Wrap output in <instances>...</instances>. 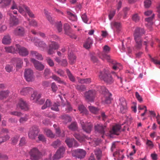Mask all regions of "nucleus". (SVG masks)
Listing matches in <instances>:
<instances>
[{"instance_id": "27", "label": "nucleus", "mask_w": 160, "mask_h": 160, "mask_svg": "<svg viewBox=\"0 0 160 160\" xmlns=\"http://www.w3.org/2000/svg\"><path fill=\"white\" fill-rule=\"evenodd\" d=\"M111 27L112 29L115 28L117 31L119 30L122 27V25L120 22L115 21L111 23Z\"/></svg>"}, {"instance_id": "8", "label": "nucleus", "mask_w": 160, "mask_h": 160, "mask_svg": "<svg viewBox=\"0 0 160 160\" xmlns=\"http://www.w3.org/2000/svg\"><path fill=\"white\" fill-rule=\"evenodd\" d=\"M15 48H16V52H18L20 55L26 56L28 54V51L27 49L24 47L21 46L20 45L16 44Z\"/></svg>"}, {"instance_id": "10", "label": "nucleus", "mask_w": 160, "mask_h": 160, "mask_svg": "<svg viewBox=\"0 0 160 160\" xmlns=\"http://www.w3.org/2000/svg\"><path fill=\"white\" fill-rule=\"evenodd\" d=\"M24 76L28 82L32 81L33 79V73L32 70L30 69H26L24 72Z\"/></svg>"}, {"instance_id": "18", "label": "nucleus", "mask_w": 160, "mask_h": 160, "mask_svg": "<svg viewBox=\"0 0 160 160\" xmlns=\"http://www.w3.org/2000/svg\"><path fill=\"white\" fill-rule=\"evenodd\" d=\"M74 137L78 140L80 142H84L85 139L89 140L90 138L84 135H80L79 134L75 133L73 134Z\"/></svg>"}, {"instance_id": "11", "label": "nucleus", "mask_w": 160, "mask_h": 160, "mask_svg": "<svg viewBox=\"0 0 160 160\" xmlns=\"http://www.w3.org/2000/svg\"><path fill=\"white\" fill-rule=\"evenodd\" d=\"M119 101L120 111L122 113H125L128 109L126 100L124 98H121L119 99Z\"/></svg>"}, {"instance_id": "38", "label": "nucleus", "mask_w": 160, "mask_h": 160, "mask_svg": "<svg viewBox=\"0 0 160 160\" xmlns=\"http://www.w3.org/2000/svg\"><path fill=\"white\" fill-rule=\"evenodd\" d=\"M5 49L6 52L9 53H15L16 52V48L13 46L6 47Z\"/></svg>"}, {"instance_id": "49", "label": "nucleus", "mask_w": 160, "mask_h": 160, "mask_svg": "<svg viewBox=\"0 0 160 160\" xmlns=\"http://www.w3.org/2000/svg\"><path fill=\"white\" fill-rule=\"evenodd\" d=\"M94 152L97 159L100 160V149L99 148H96L94 150Z\"/></svg>"}, {"instance_id": "16", "label": "nucleus", "mask_w": 160, "mask_h": 160, "mask_svg": "<svg viewBox=\"0 0 160 160\" xmlns=\"http://www.w3.org/2000/svg\"><path fill=\"white\" fill-rule=\"evenodd\" d=\"M82 127V129L84 131L88 133H90L92 127V124L90 123H87L81 124Z\"/></svg>"}, {"instance_id": "60", "label": "nucleus", "mask_w": 160, "mask_h": 160, "mask_svg": "<svg viewBox=\"0 0 160 160\" xmlns=\"http://www.w3.org/2000/svg\"><path fill=\"white\" fill-rule=\"evenodd\" d=\"M82 18L83 21L86 23H88V19L87 17V15L86 13H83L81 16Z\"/></svg>"}, {"instance_id": "29", "label": "nucleus", "mask_w": 160, "mask_h": 160, "mask_svg": "<svg viewBox=\"0 0 160 160\" xmlns=\"http://www.w3.org/2000/svg\"><path fill=\"white\" fill-rule=\"evenodd\" d=\"M11 40L9 35H6L3 37L2 39V43L4 44H9L11 42Z\"/></svg>"}, {"instance_id": "1", "label": "nucleus", "mask_w": 160, "mask_h": 160, "mask_svg": "<svg viewBox=\"0 0 160 160\" xmlns=\"http://www.w3.org/2000/svg\"><path fill=\"white\" fill-rule=\"evenodd\" d=\"M145 32L144 30L142 28L138 27L136 28L133 34L135 44L133 49L135 50H139L142 48V43L141 37Z\"/></svg>"}, {"instance_id": "50", "label": "nucleus", "mask_w": 160, "mask_h": 160, "mask_svg": "<svg viewBox=\"0 0 160 160\" xmlns=\"http://www.w3.org/2000/svg\"><path fill=\"white\" fill-rule=\"evenodd\" d=\"M61 144V142L60 140L57 139L52 143V146L54 148H57L59 147Z\"/></svg>"}, {"instance_id": "32", "label": "nucleus", "mask_w": 160, "mask_h": 160, "mask_svg": "<svg viewBox=\"0 0 160 160\" xmlns=\"http://www.w3.org/2000/svg\"><path fill=\"white\" fill-rule=\"evenodd\" d=\"M69 63L71 64H73L76 61V57L72 53H70L68 55Z\"/></svg>"}, {"instance_id": "57", "label": "nucleus", "mask_w": 160, "mask_h": 160, "mask_svg": "<svg viewBox=\"0 0 160 160\" xmlns=\"http://www.w3.org/2000/svg\"><path fill=\"white\" fill-rule=\"evenodd\" d=\"M46 60L47 63L50 66L52 67L54 66V64L52 60L49 58H48Z\"/></svg>"}, {"instance_id": "56", "label": "nucleus", "mask_w": 160, "mask_h": 160, "mask_svg": "<svg viewBox=\"0 0 160 160\" xmlns=\"http://www.w3.org/2000/svg\"><path fill=\"white\" fill-rule=\"evenodd\" d=\"M19 137L17 135L14 136L11 138L12 143L15 145L16 144L18 140Z\"/></svg>"}, {"instance_id": "64", "label": "nucleus", "mask_w": 160, "mask_h": 160, "mask_svg": "<svg viewBox=\"0 0 160 160\" xmlns=\"http://www.w3.org/2000/svg\"><path fill=\"white\" fill-rule=\"evenodd\" d=\"M50 73V69L48 68H46L44 72V76L46 78H48L49 75Z\"/></svg>"}, {"instance_id": "13", "label": "nucleus", "mask_w": 160, "mask_h": 160, "mask_svg": "<svg viewBox=\"0 0 160 160\" xmlns=\"http://www.w3.org/2000/svg\"><path fill=\"white\" fill-rule=\"evenodd\" d=\"M31 61L33 64L35 68L37 70L42 71L44 68V66L42 63L34 58H31Z\"/></svg>"}, {"instance_id": "15", "label": "nucleus", "mask_w": 160, "mask_h": 160, "mask_svg": "<svg viewBox=\"0 0 160 160\" xmlns=\"http://www.w3.org/2000/svg\"><path fill=\"white\" fill-rule=\"evenodd\" d=\"M64 30L65 32V33L73 38L76 39L77 37L74 35H71L70 34L73 33V31L71 28L70 25L68 23H65L64 25Z\"/></svg>"}, {"instance_id": "39", "label": "nucleus", "mask_w": 160, "mask_h": 160, "mask_svg": "<svg viewBox=\"0 0 160 160\" xmlns=\"http://www.w3.org/2000/svg\"><path fill=\"white\" fill-rule=\"evenodd\" d=\"M45 132L48 137L51 138H54L55 136V134H54L50 130L48 129V128H46L45 129Z\"/></svg>"}, {"instance_id": "59", "label": "nucleus", "mask_w": 160, "mask_h": 160, "mask_svg": "<svg viewBox=\"0 0 160 160\" xmlns=\"http://www.w3.org/2000/svg\"><path fill=\"white\" fill-rule=\"evenodd\" d=\"M11 2V0H2L0 2V4L3 3L5 6H7L10 4Z\"/></svg>"}, {"instance_id": "62", "label": "nucleus", "mask_w": 160, "mask_h": 160, "mask_svg": "<svg viewBox=\"0 0 160 160\" xmlns=\"http://www.w3.org/2000/svg\"><path fill=\"white\" fill-rule=\"evenodd\" d=\"M152 61L154 62L156 65H159L160 66L159 68H160V60H158L157 58H152L151 59Z\"/></svg>"}, {"instance_id": "5", "label": "nucleus", "mask_w": 160, "mask_h": 160, "mask_svg": "<svg viewBox=\"0 0 160 160\" xmlns=\"http://www.w3.org/2000/svg\"><path fill=\"white\" fill-rule=\"evenodd\" d=\"M101 79L108 84H111L114 82V79L111 74L108 73L107 72L103 73L101 72Z\"/></svg>"}, {"instance_id": "58", "label": "nucleus", "mask_w": 160, "mask_h": 160, "mask_svg": "<svg viewBox=\"0 0 160 160\" xmlns=\"http://www.w3.org/2000/svg\"><path fill=\"white\" fill-rule=\"evenodd\" d=\"M140 19V17L137 13L134 14L132 16V20L135 22H138L139 21Z\"/></svg>"}, {"instance_id": "17", "label": "nucleus", "mask_w": 160, "mask_h": 160, "mask_svg": "<svg viewBox=\"0 0 160 160\" xmlns=\"http://www.w3.org/2000/svg\"><path fill=\"white\" fill-rule=\"evenodd\" d=\"M124 151V149L117 150L113 154V156L117 158L119 160H122L125 157L124 154L123 153Z\"/></svg>"}, {"instance_id": "36", "label": "nucleus", "mask_w": 160, "mask_h": 160, "mask_svg": "<svg viewBox=\"0 0 160 160\" xmlns=\"http://www.w3.org/2000/svg\"><path fill=\"white\" fill-rule=\"evenodd\" d=\"M92 44V40L89 38H88L85 43L83 44V47L85 48L88 49L90 48Z\"/></svg>"}, {"instance_id": "45", "label": "nucleus", "mask_w": 160, "mask_h": 160, "mask_svg": "<svg viewBox=\"0 0 160 160\" xmlns=\"http://www.w3.org/2000/svg\"><path fill=\"white\" fill-rule=\"evenodd\" d=\"M51 42V43L49 45L50 47L55 50L58 49L59 48V45L58 43L54 41H52Z\"/></svg>"}, {"instance_id": "25", "label": "nucleus", "mask_w": 160, "mask_h": 160, "mask_svg": "<svg viewBox=\"0 0 160 160\" xmlns=\"http://www.w3.org/2000/svg\"><path fill=\"white\" fill-rule=\"evenodd\" d=\"M30 54L32 57H35L36 58L39 60H42L43 59L42 55L37 51H30Z\"/></svg>"}, {"instance_id": "53", "label": "nucleus", "mask_w": 160, "mask_h": 160, "mask_svg": "<svg viewBox=\"0 0 160 160\" xmlns=\"http://www.w3.org/2000/svg\"><path fill=\"white\" fill-rule=\"evenodd\" d=\"M5 69L6 71L8 72H10L13 71V66L12 65L7 64L5 67Z\"/></svg>"}, {"instance_id": "19", "label": "nucleus", "mask_w": 160, "mask_h": 160, "mask_svg": "<svg viewBox=\"0 0 160 160\" xmlns=\"http://www.w3.org/2000/svg\"><path fill=\"white\" fill-rule=\"evenodd\" d=\"M65 152L64 148L63 147H60L57 151L56 153L54 156V159H59L63 157V155Z\"/></svg>"}, {"instance_id": "34", "label": "nucleus", "mask_w": 160, "mask_h": 160, "mask_svg": "<svg viewBox=\"0 0 160 160\" xmlns=\"http://www.w3.org/2000/svg\"><path fill=\"white\" fill-rule=\"evenodd\" d=\"M88 108L91 112L95 114L98 113L99 110V108L93 106H89Z\"/></svg>"}, {"instance_id": "44", "label": "nucleus", "mask_w": 160, "mask_h": 160, "mask_svg": "<svg viewBox=\"0 0 160 160\" xmlns=\"http://www.w3.org/2000/svg\"><path fill=\"white\" fill-rule=\"evenodd\" d=\"M45 13L48 20L51 24H53L54 23V21L51 17L50 13H48V11L45 12Z\"/></svg>"}, {"instance_id": "42", "label": "nucleus", "mask_w": 160, "mask_h": 160, "mask_svg": "<svg viewBox=\"0 0 160 160\" xmlns=\"http://www.w3.org/2000/svg\"><path fill=\"white\" fill-rule=\"evenodd\" d=\"M11 22L13 25H16L18 24V19L15 16L12 15V17L11 16Z\"/></svg>"}, {"instance_id": "48", "label": "nucleus", "mask_w": 160, "mask_h": 160, "mask_svg": "<svg viewBox=\"0 0 160 160\" xmlns=\"http://www.w3.org/2000/svg\"><path fill=\"white\" fill-rule=\"evenodd\" d=\"M79 82L81 83L89 84L91 82V79L90 78H87L85 79H80L79 80Z\"/></svg>"}, {"instance_id": "43", "label": "nucleus", "mask_w": 160, "mask_h": 160, "mask_svg": "<svg viewBox=\"0 0 160 160\" xmlns=\"http://www.w3.org/2000/svg\"><path fill=\"white\" fill-rule=\"evenodd\" d=\"M76 89L80 92H83L86 90V87L84 85H77L75 86Z\"/></svg>"}, {"instance_id": "41", "label": "nucleus", "mask_w": 160, "mask_h": 160, "mask_svg": "<svg viewBox=\"0 0 160 160\" xmlns=\"http://www.w3.org/2000/svg\"><path fill=\"white\" fill-rule=\"evenodd\" d=\"M68 128L72 131L76 130L78 128L77 123L76 122H72L71 124L68 126Z\"/></svg>"}, {"instance_id": "20", "label": "nucleus", "mask_w": 160, "mask_h": 160, "mask_svg": "<svg viewBox=\"0 0 160 160\" xmlns=\"http://www.w3.org/2000/svg\"><path fill=\"white\" fill-rule=\"evenodd\" d=\"M33 91V89L30 87H26L23 88L21 90L20 94L22 95L26 96L32 93Z\"/></svg>"}, {"instance_id": "54", "label": "nucleus", "mask_w": 160, "mask_h": 160, "mask_svg": "<svg viewBox=\"0 0 160 160\" xmlns=\"http://www.w3.org/2000/svg\"><path fill=\"white\" fill-rule=\"evenodd\" d=\"M147 146L150 148L152 149L154 147V144L152 142L149 140H147L146 142Z\"/></svg>"}, {"instance_id": "6", "label": "nucleus", "mask_w": 160, "mask_h": 160, "mask_svg": "<svg viewBox=\"0 0 160 160\" xmlns=\"http://www.w3.org/2000/svg\"><path fill=\"white\" fill-rule=\"evenodd\" d=\"M96 94V91L95 90H89L84 93L85 99L88 102H93Z\"/></svg>"}, {"instance_id": "63", "label": "nucleus", "mask_w": 160, "mask_h": 160, "mask_svg": "<svg viewBox=\"0 0 160 160\" xmlns=\"http://www.w3.org/2000/svg\"><path fill=\"white\" fill-rule=\"evenodd\" d=\"M95 132L96 133H100V125L99 124H97L94 126Z\"/></svg>"}, {"instance_id": "21", "label": "nucleus", "mask_w": 160, "mask_h": 160, "mask_svg": "<svg viewBox=\"0 0 160 160\" xmlns=\"http://www.w3.org/2000/svg\"><path fill=\"white\" fill-rule=\"evenodd\" d=\"M120 129L121 126L120 125L116 124L113 126L110 131V133L112 134L118 135L120 132Z\"/></svg>"}, {"instance_id": "23", "label": "nucleus", "mask_w": 160, "mask_h": 160, "mask_svg": "<svg viewBox=\"0 0 160 160\" xmlns=\"http://www.w3.org/2000/svg\"><path fill=\"white\" fill-rule=\"evenodd\" d=\"M33 93L32 94L30 99L31 100H34L36 102L39 100L41 97V94L38 93L36 91L33 90Z\"/></svg>"}, {"instance_id": "47", "label": "nucleus", "mask_w": 160, "mask_h": 160, "mask_svg": "<svg viewBox=\"0 0 160 160\" xmlns=\"http://www.w3.org/2000/svg\"><path fill=\"white\" fill-rule=\"evenodd\" d=\"M60 105V104L58 102L54 103L51 109L55 111L58 112L59 111V109L58 108V107Z\"/></svg>"}, {"instance_id": "55", "label": "nucleus", "mask_w": 160, "mask_h": 160, "mask_svg": "<svg viewBox=\"0 0 160 160\" xmlns=\"http://www.w3.org/2000/svg\"><path fill=\"white\" fill-rule=\"evenodd\" d=\"M55 72L61 77H64L65 76L64 72L61 69H58L57 71L55 70Z\"/></svg>"}, {"instance_id": "31", "label": "nucleus", "mask_w": 160, "mask_h": 160, "mask_svg": "<svg viewBox=\"0 0 160 160\" xmlns=\"http://www.w3.org/2000/svg\"><path fill=\"white\" fill-rule=\"evenodd\" d=\"M9 92L8 90L2 91L0 92V99L2 100L6 98L8 96Z\"/></svg>"}, {"instance_id": "26", "label": "nucleus", "mask_w": 160, "mask_h": 160, "mask_svg": "<svg viewBox=\"0 0 160 160\" xmlns=\"http://www.w3.org/2000/svg\"><path fill=\"white\" fill-rule=\"evenodd\" d=\"M155 16L154 14H153L151 17H148L145 19V25L146 26L150 28L151 26L153 24L152 20Z\"/></svg>"}, {"instance_id": "12", "label": "nucleus", "mask_w": 160, "mask_h": 160, "mask_svg": "<svg viewBox=\"0 0 160 160\" xmlns=\"http://www.w3.org/2000/svg\"><path fill=\"white\" fill-rule=\"evenodd\" d=\"M65 142L69 148H71L73 146L77 147L79 145L78 142L74 138H67Z\"/></svg>"}, {"instance_id": "33", "label": "nucleus", "mask_w": 160, "mask_h": 160, "mask_svg": "<svg viewBox=\"0 0 160 160\" xmlns=\"http://www.w3.org/2000/svg\"><path fill=\"white\" fill-rule=\"evenodd\" d=\"M78 108L81 113H83L85 114H88V110L83 105H79Z\"/></svg>"}, {"instance_id": "46", "label": "nucleus", "mask_w": 160, "mask_h": 160, "mask_svg": "<svg viewBox=\"0 0 160 160\" xmlns=\"http://www.w3.org/2000/svg\"><path fill=\"white\" fill-rule=\"evenodd\" d=\"M52 102L49 99H47L44 105L42 107V109H44L47 107H50L52 104Z\"/></svg>"}, {"instance_id": "22", "label": "nucleus", "mask_w": 160, "mask_h": 160, "mask_svg": "<svg viewBox=\"0 0 160 160\" xmlns=\"http://www.w3.org/2000/svg\"><path fill=\"white\" fill-rule=\"evenodd\" d=\"M18 105L22 110L27 111L28 110V107L27 103L22 99L20 100L18 104Z\"/></svg>"}, {"instance_id": "2", "label": "nucleus", "mask_w": 160, "mask_h": 160, "mask_svg": "<svg viewBox=\"0 0 160 160\" xmlns=\"http://www.w3.org/2000/svg\"><path fill=\"white\" fill-rule=\"evenodd\" d=\"M103 96L102 98V102L103 103L109 104L111 102L112 94L104 86L101 87V96Z\"/></svg>"}, {"instance_id": "37", "label": "nucleus", "mask_w": 160, "mask_h": 160, "mask_svg": "<svg viewBox=\"0 0 160 160\" xmlns=\"http://www.w3.org/2000/svg\"><path fill=\"white\" fill-rule=\"evenodd\" d=\"M55 81H57L59 83H62L64 85H66V83L61 80L60 78L56 75H53L51 77Z\"/></svg>"}, {"instance_id": "61", "label": "nucleus", "mask_w": 160, "mask_h": 160, "mask_svg": "<svg viewBox=\"0 0 160 160\" xmlns=\"http://www.w3.org/2000/svg\"><path fill=\"white\" fill-rule=\"evenodd\" d=\"M51 88L53 92H56L58 88L55 82H52L51 84Z\"/></svg>"}, {"instance_id": "4", "label": "nucleus", "mask_w": 160, "mask_h": 160, "mask_svg": "<svg viewBox=\"0 0 160 160\" xmlns=\"http://www.w3.org/2000/svg\"><path fill=\"white\" fill-rule=\"evenodd\" d=\"M40 130L38 127L33 126L29 129L28 132L29 138L32 140L35 139L39 132Z\"/></svg>"}, {"instance_id": "51", "label": "nucleus", "mask_w": 160, "mask_h": 160, "mask_svg": "<svg viewBox=\"0 0 160 160\" xmlns=\"http://www.w3.org/2000/svg\"><path fill=\"white\" fill-rule=\"evenodd\" d=\"M57 28L59 32H61L62 30V25L61 21L57 22L56 23Z\"/></svg>"}, {"instance_id": "14", "label": "nucleus", "mask_w": 160, "mask_h": 160, "mask_svg": "<svg viewBox=\"0 0 160 160\" xmlns=\"http://www.w3.org/2000/svg\"><path fill=\"white\" fill-rule=\"evenodd\" d=\"M13 33L16 36L22 37L25 35V31L23 27L18 26L14 30Z\"/></svg>"}, {"instance_id": "40", "label": "nucleus", "mask_w": 160, "mask_h": 160, "mask_svg": "<svg viewBox=\"0 0 160 160\" xmlns=\"http://www.w3.org/2000/svg\"><path fill=\"white\" fill-rule=\"evenodd\" d=\"M66 73L69 80L72 82H74L75 81V78L72 74L71 72L68 69L66 70Z\"/></svg>"}, {"instance_id": "24", "label": "nucleus", "mask_w": 160, "mask_h": 160, "mask_svg": "<svg viewBox=\"0 0 160 160\" xmlns=\"http://www.w3.org/2000/svg\"><path fill=\"white\" fill-rule=\"evenodd\" d=\"M11 61L13 64L16 63V66L17 67L20 68L22 66L23 62L22 60L17 58H14L12 59Z\"/></svg>"}, {"instance_id": "52", "label": "nucleus", "mask_w": 160, "mask_h": 160, "mask_svg": "<svg viewBox=\"0 0 160 160\" xmlns=\"http://www.w3.org/2000/svg\"><path fill=\"white\" fill-rule=\"evenodd\" d=\"M152 0H145L144 1V6L145 8H149L152 3Z\"/></svg>"}, {"instance_id": "28", "label": "nucleus", "mask_w": 160, "mask_h": 160, "mask_svg": "<svg viewBox=\"0 0 160 160\" xmlns=\"http://www.w3.org/2000/svg\"><path fill=\"white\" fill-rule=\"evenodd\" d=\"M61 118L63 120V122L66 124L72 121L71 117L67 114H64L61 116Z\"/></svg>"}, {"instance_id": "35", "label": "nucleus", "mask_w": 160, "mask_h": 160, "mask_svg": "<svg viewBox=\"0 0 160 160\" xmlns=\"http://www.w3.org/2000/svg\"><path fill=\"white\" fill-rule=\"evenodd\" d=\"M110 48L108 46V45H106L105 46H104L103 48V51L102 52L105 53L103 55V60H106V59L104 57V56H105L106 55H108L107 54V53H108L110 51Z\"/></svg>"}, {"instance_id": "3", "label": "nucleus", "mask_w": 160, "mask_h": 160, "mask_svg": "<svg viewBox=\"0 0 160 160\" xmlns=\"http://www.w3.org/2000/svg\"><path fill=\"white\" fill-rule=\"evenodd\" d=\"M29 154L31 160H39L42 155L41 152L36 148H33L31 149Z\"/></svg>"}, {"instance_id": "30", "label": "nucleus", "mask_w": 160, "mask_h": 160, "mask_svg": "<svg viewBox=\"0 0 160 160\" xmlns=\"http://www.w3.org/2000/svg\"><path fill=\"white\" fill-rule=\"evenodd\" d=\"M23 7L24 8L25 11L27 13L28 16L31 18H34L35 16L34 14L31 11L29 8L25 5H23Z\"/></svg>"}, {"instance_id": "9", "label": "nucleus", "mask_w": 160, "mask_h": 160, "mask_svg": "<svg viewBox=\"0 0 160 160\" xmlns=\"http://www.w3.org/2000/svg\"><path fill=\"white\" fill-rule=\"evenodd\" d=\"M104 57L106 59L108 62H111L112 63L113 65L112 67L113 70H117L118 69H120L121 65L119 63L117 62L116 61L111 59L109 55H106L104 56Z\"/></svg>"}, {"instance_id": "7", "label": "nucleus", "mask_w": 160, "mask_h": 160, "mask_svg": "<svg viewBox=\"0 0 160 160\" xmlns=\"http://www.w3.org/2000/svg\"><path fill=\"white\" fill-rule=\"evenodd\" d=\"M74 154H73V156L76 158L82 159L83 158L86 154V151L82 149H77L74 151Z\"/></svg>"}]
</instances>
